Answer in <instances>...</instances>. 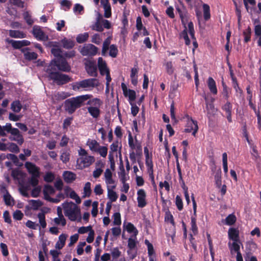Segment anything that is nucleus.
<instances>
[{
    "label": "nucleus",
    "instance_id": "1",
    "mask_svg": "<svg viewBox=\"0 0 261 261\" xmlns=\"http://www.w3.org/2000/svg\"><path fill=\"white\" fill-rule=\"evenodd\" d=\"M71 67L64 57L52 60L45 68V72L48 78L53 80L58 85L66 84L72 81L71 77L68 75L60 73L59 71L69 72Z\"/></svg>",
    "mask_w": 261,
    "mask_h": 261
},
{
    "label": "nucleus",
    "instance_id": "2",
    "mask_svg": "<svg viewBox=\"0 0 261 261\" xmlns=\"http://www.w3.org/2000/svg\"><path fill=\"white\" fill-rule=\"evenodd\" d=\"M91 97V95H83L73 97L64 101V109L69 114H72L79 108L84 105V102Z\"/></svg>",
    "mask_w": 261,
    "mask_h": 261
},
{
    "label": "nucleus",
    "instance_id": "3",
    "mask_svg": "<svg viewBox=\"0 0 261 261\" xmlns=\"http://www.w3.org/2000/svg\"><path fill=\"white\" fill-rule=\"evenodd\" d=\"M63 206L64 209L65 215L68 217L71 221H75L80 214V210L77 206L72 202L69 203H64Z\"/></svg>",
    "mask_w": 261,
    "mask_h": 261
},
{
    "label": "nucleus",
    "instance_id": "4",
    "mask_svg": "<svg viewBox=\"0 0 261 261\" xmlns=\"http://www.w3.org/2000/svg\"><path fill=\"white\" fill-rule=\"evenodd\" d=\"M96 81H97L96 79H85L72 83V88L74 91L87 90L88 89L97 86V84L95 83Z\"/></svg>",
    "mask_w": 261,
    "mask_h": 261
},
{
    "label": "nucleus",
    "instance_id": "5",
    "mask_svg": "<svg viewBox=\"0 0 261 261\" xmlns=\"http://www.w3.org/2000/svg\"><path fill=\"white\" fill-rule=\"evenodd\" d=\"M91 103H93L95 107H88V112L93 118L97 119L100 116V110L99 107L101 105L102 102L100 99L95 98L91 100H89L87 104L90 105Z\"/></svg>",
    "mask_w": 261,
    "mask_h": 261
},
{
    "label": "nucleus",
    "instance_id": "6",
    "mask_svg": "<svg viewBox=\"0 0 261 261\" xmlns=\"http://www.w3.org/2000/svg\"><path fill=\"white\" fill-rule=\"evenodd\" d=\"M221 172L220 171L216 173L215 176V185L216 191L221 196H224L226 192L227 187L225 184V181H222L221 176Z\"/></svg>",
    "mask_w": 261,
    "mask_h": 261
},
{
    "label": "nucleus",
    "instance_id": "7",
    "mask_svg": "<svg viewBox=\"0 0 261 261\" xmlns=\"http://www.w3.org/2000/svg\"><path fill=\"white\" fill-rule=\"evenodd\" d=\"M185 117L187 119V124L184 132L187 133H192L193 136H195L198 130L197 122L194 120L191 117L188 115H186Z\"/></svg>",
    "mask_w": 261,
    "mask_h": 261
},
{
    "label": "nucleus",
    "instance_id": "8",
    "mask_svg": "<svg viewBox=\"0 0 261 261\" xmlns=\"http://www.w3.org/2000/svg\"><path fill=\"white\" fill-rule=\"evenodd\" d=\"M204 99L206 104L205 111L206 112V115L209 119L208 123L210 124L212 118V96L211 94H205Z\"/></svg>",
    "mask_w": 261,
    "mask_h": 261
},
{
    "label": "nucleus",
    "instance_id": "9",
    "mask_svg": "<svg viewBox=\"0 0 261 261\" xmlns=\"http://www.w3.org/2000/svg\"><path fill=\"white\" fill-rule=\"evenodd\" d=\"M18 131V128L12 127L10 123H7L5 126H2L0 125V134L1 136L6 137L7 134L6 132L11 135H15Z\"/></svg>",
    "mask_w": 261,
    "mask_h": 261
},
{
    "label": "nucleus",
    "instance_id": "10",
    "mask_svg": "<svg viewBox=\"0 0 261 261\" xmlns=\"http://www.w3.org/2000/svg\"><path fill=\"white\" fill-rule=\"evenodd\" d=\"M121 86L124 96L125 97H128L129 102H133L136 98V93L135 91L134 90L128 89L126 85L124 83H121Z\"/></svg>",
    "mask_w": 261,
    "mask_h": 261
},
{
    "label": "nucleus",
    "instance_id": "11",
    "mask_svg": "<svg viewBox=\"0 0 261 261\" xmlns=\"http://www.w3.org/2000/svg\"><path fill=\"white\" fill-rule=\"evenodd\" d=\"M97 53V47L91 44L84 46L81 50V53L83 56H94Z\"/></svg>",
    "mask_w": 261,
    "mask_h": 261
},
{
    "label": "nucleus",
    "instance_id": "12",
    "mask_svg": "<svg viewBox=\"0 0 261 261\" xmlns=\"http://www.w3.org/2000/svg\"><path fill=\"white\" fill-rule=\"evenodd\" d=\"M7 42L11 44L12 47L15 49H20L23 46L30 45L31 42L27 40H14L12 39H7Z\"/></svg>",
    "mask_w": 261,
    "mask_h": 261
},
{
    "label": "nucleus",
    "instance_id": "13",
    "mask_svg": "<svg viewBox=\"0 0 261 261\" xmlns=\"http://www.w3.org/2000/svg\"><path fill=\"white\" fill-rule=\"evenodd\" d=\"M32 34L38 40H45L47 38L44 32L38 25H34L33 28Z\"/></svg>",
    "mask_w": 261,
    "mask_h": 261
},
{
    "label": "nucleus",
    "instance_id": "14",
    "mask_svg": "<svg viewBox=\"0 0 261 261\" xmlns=\"http://www.w3.org/2000/svg\"><path fill=\"white\" fill-rule=\"evenodd\" d=\"M137 201H138V206L139 207H144L146 204L147 202L146 201V193L143 189H140L137 191Z\"/></svg>",
    "mask_w": 261,
    "mask_h": 261
},
{
    "label": "nucleus",
    "instance_id": "15",
    "mask_svg": "<svg viewBox=\"0 0 261 261\" xmlns=\"http://www.w3.org/2000/svg\"><path fill=\"white\" fill-rule=\"evenodd\" d=\"M29 47H24L21 49V51L23 54L24 59L27 61L36 60L38 58V55L35 52H31Z\"/></svg>",
    "mask_w": 261,
    "mask_h": 261
},
{
    "label": "nucleus",
    "instance_id": "16",
    "mask_svg": "<svg viewBox=\"0 0 261 261\" xmlns=\"http://www.w3.org/2000/svg\"><path fill=\"white\" fill-rule=\"evenodd\" d=\"M176 10L179 14L181 19V24L185 27L188 22V13L185 8L183 10L181 9L179 7H176Z\"/></svg>",
    "mask_w": 261,
    "mask_h": 261
},
{
    "label": "nucleus",
    "instance_id": "17",
    "mask_svg": "<svg viewBox=\"0 0 261 261\" xmlns=\"http://www.w3.org/2000/svg\"><path fill=\"white\" fill-rule=\"evenodd\" d=\"M24 165L28 172L32 175H40V169L35 164L30 162H27Z\"/></svg>",
    "mask_w": 261,
    "mask_h": 261
},
{
    "label": "nucleus",
    "instance_id": "18",
    "mask_svg": "<svg viewBox=\"0 0 261 261\" xmlns=\"http://www.w3.org/2000/svg\"><path fill=\"white\" fill-rule=\"evenodd\" d=\"M85 69L88 74L91 76H97V67L95 64L91 61L85 64Z\"/></svg>",
    "mask_w": 261,
    "mask_h": 261
},
{
    "label": "nucleus",
    "instance_id": "19",
    "mask_svg": "<svg viewBox=\"0 0 261 261\" xmlns=\"http://www.w3.org/2000/svg\"><path fill=\"white\" fill-rule=\"evenodd\" d=\"M97 66L101 75H105L106 73L110 71L107 67L106 61L101 57H99L98 59Z\"/></svg>",
    "mask_w": 261,
    "mask_h": 261
},
{
    "label": "nucleus",
    "instance_id": "20",
    "mask_svg": "<svg viewBox=\"0 0 261 261\" xmlns=\"http://www.w3.org/2000/svg\"><path fill=\"white\" fill-rule=\"evenodd\" d=\"M29 203L31 206H25V208L28 210H33L34 211L38 210L40 207L43 205V203L40 200L31 199L29 200Z\"/></svg>",
    "mask_w": 261,
    "mask_h": 261
},
{
    "label": "nucleus",
    "instance_id": "21",
    "mask_svg": "<svg viewBox=\"0 0 261 261\" xmlns=\"http://www.w3.org/2000/svg\"><path fill=\"white\" fill-rule=\"evenodd\" d=\"M241 245V243L240 241L232 242V243L229 242L228 246L231 254H233L234 253H237V254L238 252H240V249Z\"/></svg>",
    "mask_w": 261,
    "mask_h": 261
},
{
    "label": "nucleus",
    "instance_id": "22",
    "mask_svg": "<svg viewBox=\"0 0 261 261\" xmlns=\"http://www.w3.org/2000/svg\"><path fill=\"white\" fill-rule=\"evenodd\" d=\"M228 234L229 239L233 242L240 241L239 240V231L238 229L230 228L228 229Z\"/></svg>",
    "mask_w": 261,
    "mask_h": 261
},
{
    "label": "nucleus",
    "instance_id": "23",
    "mask_svg": "<svg viewBox=\"0 0 261 261\" xmlns=\"http://www.w3.org/2000/svg\"><path fill=\"white\" fill-rule=\"evenodd\" d=\"M63 176L65 181L67 183H70L76 179V174L71 171H64Z\"/></svg>",
    "mask_w": 261,
    "mask_h": 261
},
{
    "label": "nucleus",
    "instance_id": "24",
    "mask_svg": "<svg viewBox=\"0 0 261 261\" xmlns=\"http://www.w3.org/2000/svg\"><path fill=\"white\" fill-rule=\"evenodd\" d=\"M86 145L89 146L90 149L93 152H96L100 146L99 143L95 140L89 139Z\"/></svg>",
    "mask_w": 261,
    "mask_h": 261
},
{
    "label": "nucleus",
    "instance_id": "25",
    "mask_svg": "<svg viewBox=\"0 0 261 261\" xmlns=\"http://www.w3.org/2000/svg\"><path fill=\"white\" fill-rule=\"evenodd\" d=\"M67 236L62 233L59 237V241L56 244V248L58 249H61L65 246Z\"/></svg>",
    "mask_w": 261,
    "mask_h": 261
},
{
    "label": "nucleus",
    "instance_id": "26",
    "mask_svg": "<svg viewBox=\"0 0 261 261\" xmlns=\"http://www.w3.org/2000/svg\"><path fill=\"white\" fill-rule=\"evenodd\" d=\"M13 137H10V139L11 140L15 141L17 142V143L21 145L24 142V139L23 138L22 135L20 133L19 129H18L17 132L15 135H12Z\"/></svg>",
    "mask_w": 261,
    "mask_h": 261
},
{
    "label": "nucleus",
    "instance_id": "27",
    "mask_svg": "<svg viewBox=\"0 0 261 261\" xmlns=\"http://www.w3.org/2000/svg\"><path fill=\"white\" fill-rule=\"evenodd\" d=\"M112 36H110L107 37L103 41L102 48V55L104 56L106 53L108 51L110 46L111 41L112 40Z\"/></svg>",
    "mask_w": 261,
    "mask_h": 261
},
{
    "label": "nucleus",
    "instance_id": "28",
    "mask_svg": "<svg viewBox=\"0 0 261 261\" xmlns=\"http://www.w3.org/2000/svg\"><path fill=\"white\" fill-rule=\"evenodd\" d=\"M43 192L44 199H46V197L49 196V194H54L55 193V190L51 186L46 185L44 186Z\"/></svg>",
    "mask_w": 261,
    "mask_h": 261
},
{
    "label": "nucleus",
    "instance_id": "29",
    "mask_svg": "<svg viewBox=\"0 0 261 261\" xmlns=\"http://www.w3.org/2000/svg\"><path fill=\"white\" fill-rule=\"evenodd\" d=\"M22 108V105L19 100H15L11 103V110L15 112L19 113Z\"/></svg>",
    "mask_w": 261,
    "mask_h": 261
},
{
    "label": "nucleus",
    "instance_id": "30",
    "mask_svg": "<svg viewBox=\"0 0 261 261\" xmlns=\"http://www.w3.org/2000/svg\"><path fill=\"white\" fill-rule=\"evenodd\" d=\"M3 190L4 191H6V194L4 195V200L5 202V204L7 205H11V201H14V200L9 194L8 190L5 187H4L3 189L1 190L2 192H3Z\"/></svg>",
    "mask_w": 261,
    "mask_h": 261
},
{
    "label": "nucleus",
    "instance_id": "31",
    "mask_svg": "<svg viewBox=\"0 0 261 261\" xmlns=\"http://www.w3.org/2000/svg\"><path fill=\"white\" fill-rule=\"evenodd\" d=\"M9 35L10 37L15 38H23L25 37V34L17 30H10Z\"/></svg>",
    "mask_w": 261,
    "mask_h": 261
},
{
    "label": "nucleus",
    "instance_id": "32",
    "mask_svg": "<svg viewBox=\"0 0 261 261\" xmlns=\"http://www.w3.org/2000/svg\"><path fill=\"white\" fill-rule=\"evenodd\" d=\"M61 42L63 47L66 49H71L74 46V41L70 39L64 38L62 40Z\"/></svg>",
    "mask_w": 261,
    "mask_h": 261
},
{
    "label": "nucleus",
    "instance_id": "33",
    "mask_svg": "<svg viewBox=\"0 0 261 261\" xmlns=\"http://www.w3.org/2000/svg\"><path fill=\"white\" fill-rule=\"evenodd\" d=\"M184 28V30L179 34V37L180 38H183L185 40L186 45H189L191 43V41L188 37L186 25Z\"/></svg>",
    "mask_w": 261,
    "mask_h": 261
},
{
    "label": "nucleus",
    "instance_id": "34",
    "mask_svg": "<svg viewBox=\"0 0 261 261\" xmlns=\"http://www.w3.org/2000/svg\"><path fill=\"white\" fill-rule=\"evenodd\" d=\"M47 212V211L43 212L42 213H39L37 215V217L39 219V223L42 228H45L46 227L45 213Z\"/></svg>",
    "mask_w": 261,
    "mask_h": 261
},
{
    "label": "nucleus",
    "instance_id": "35",
    "mask_svg": "<svg viewBox=\"0 0 261 261\" xmlns=\"http://www.w3.org/2000/svg\"><path fill=\"white\" fill-rule=\"evenodd\" d=\"M125 229L128 233H133L135 237L138 233V230L136 227L130 222L127 223V224L125 226Z\"/></svg>",
    "mask_w": 261,
    "mask_h": 261
},
{
    "label": "nucleus",
    "instance_id": "36",
    "mask_svg": "<svg viewBox=\"0 0 261 261\" xmlns=\"http://www.w3.org/2000/svg\"><path fill=\"white\" fill-rule=\"evenodd\" d=\"M202 7L204 19L205 21H207L211 18L210 6L206 4H204L202 6Z\"/></svg>",
    "mask_w": 261,
    "mask_h": 261
},
{
    "label": "nucleus",
    "instance_id": "37",
    "mask_svg": "<svg viewBox=\"0 0 261 261\" xmlns=\"http://www.w3.org/2000/svg\"><path fill=\"white\" fill-rule=\"evenodd\" d=\"M191 230L192 232V234H193L194 236L196 235L198 233V227L196 225V218L195 216H192L191 217Z\"/></svg>",
    "mask_w": 261,
    "mask_h": 261
},
{
    "label": "nucleus",
    "instance_id": "38",
    "mask_svg": "<svg viewBox=\"0 0 261 261\" xmlns=\"http://www.w3.org/2000/svg\"><path fill=\"white\" fill-rule=\"evenodd\" d=\"M108 198L110 199V201L109 202H115L117 200L118 198V195L116 192L113 191L112 189H109L108 190Z\"/></svg>",
    "mask_w": 261,
    "mask_h": 261
},
{
    "label": "nucleus",
    "instance_id": "39",
    "mask_svg": "<svg viewBox=\"0 0 261 261\" xmlns=\"http://www.w3.org/2000/svg\"><path fill=\"white\" fill-rule=\"evenodd\" d=\"M95 161V158L93 156L87 155L83 160L82 162L85 166L88 167L90 166Z\"/></svg>",
    "mask_w": 261,
    "mask_h": 261
},
{
    "label": "nucleus",
    "instance_id": "40",
    "mask_svg": "<svg viewBox=\"0 0 261 261\" xmlns=\"http://www.w3.org/2000/svg\"><path fill=\"white\" fill-rule=\"evenodd\" d=\"M91 29L93 30L98 32H102L103 28L102 27L101 21H100L99 19H98L96 22L91 26Z\"/></svg>",
    "mask_w": 261,
    "mask_h": 261
},
{
    "label": "nucleus",
    "instance_id": "41",
    "mask_svg": "<svg viewBox=\"0 0 261 261\" xmlns=\"http://www.w3.org/2000/svg\"><path fill=\"white\" fill-rule=\"evenodd\" d=\"M233 88L236 90V96L239 98H243V91H242V90L239 87L238 83L233 79Z\"/></svg>",
    "mask_w": 261,
    "mask_h": 261
},
{
    "label": "nucleus",
    "instance_id": "42",
    "mask_svg": "<svg viewBox=\"0 0 261 261\" xmlns=\"http://www.w3.org/2000/svg\"><path fill=\"white\" fill-rule=\"evenodd\" d=\"M89 37L88 33H84V34H80L77 35L76 40L79 43H83L86 41Z\"/></svg>",
    "mask_w": 261,
    "mask_h": 261
},
{
    "label": "nucleus",
    "instance_id": "43",
    "mask_svg": "<svg viewBox=\"0 0 261 261\" xmlns=\"http://www.w3.org/2000/svg\"><path fill=\"white\" fill-rule=\"evenodd\" d=\"M84 195L83 196V198H85L86 197H89L90 196L91 194V183L90 182H87L85 185L84 188Z\"/></svg>",
    "mask_w": 261,
    "mask_h": 261
},
{
    "label": "nucleus",
    "instance_id": "44",
    "mask_svg": "<svg viewBox=\"0 0 261 261\" xmlns=\"http://www.w3.org/2000/svg\"><path fill=\"white\" fill-rule=\"evenodd\" d=\"M51 54L57 58L63 57L62 55V50L61 48L58 47H54L51 49Z\"/></svg>",
    "mask_w": 261,
    "mask_h": 261
},
{
    "label": "nucleus",
    "instance_id": "45",
    "mask_svg": "<svg viewBox=\"0 0 261 261\" xmlns=\"http://www.w3.org/2000/svg\"><path fill=\"white\" fill-rule=\"evenodd\" d=\"M109 55L112 58H116L118 55V50L115 44H112L110 46Z\"/></svg>",
    "mask_w": 261,
    "mask_h": 261
},
{
    "label": "nucleus",
    "instance_id": "46",
    "mask_svg": "<svg viewBox=\"0 0 261 261\" xmlns=\"http://www.w3.org/2000/svg\"><path fill=\"white\" fill-rule=\"evenodd\" d=\"M121 252L117 247L114 248L111 251V255L113 258V261H116L117 258L120 256Z\"/></svg>",
    "mask_w": 261,
    "mask_h": 261
},
{
    "label": "nucleus",
    "instance_id": "47",
    "mask_svg": "<svg viewBox=\"0 0 261 261\" xmlns=\"http://www.w3.org/2000/svg\"><path fill=\"white\" fill-rule=\"evenodd\" d=\"M113 224L115 225H120L121 224V215L119 212L115 213L113 215Z\"/></svg>",
    "mask_w": 261,
    "mask_h": 261
},
{
    "label": "nucleus",
    "instance_id": "48",
    "mask_svg": "<svg viewBox=\"0 0 261 261\" xmlns=\"http://www.w3.org/2000/svg\"><path fill=\"white\" fill-rule=\"evenodd\" d=\"M250 147L252 149L251 154L253 156V159L254 160H257L260 158V156L257 150L256 146L254 145H251Z\"/></svg>",
    "mask_w": 261,
    "mask_h": 261
},
{
    "label": "nucleus",
    "instance_id": "49",
    "mask_svg": "<svg viewBox=\"0 0 261 261\" xmlns=\"http://www.w3.org/2000/svg\"><path fill=\"white\" fill-rule=\"evenodd\" d=\"M236 221V217L233 214L229 215L225 219V222L227 225H231Z\"/></svg>",
    "mask_w": 261,
    "mask_h": 261
},
{
    "label": "nucleus",
    "instance_id": "50",
    "mask_svg": "<svg viewBox=\"0 0 261 261\" xmlns=\"http://www.w3.org/2000/svg\"><path fill=\"white\" fill-rule=\"evenodd\" d=\"M95 152L98 153L102 157H106L108 153V148L106 146H100Z\"/></svg>",
    "mask_w": 261,
    "mask_h": 261
},
{
    "label": "nucleus",
    "instance_id": "51",
    "mask_svg": "<svg viewBox=\"0 0 261 261\" xmlns=\"http://www.w3.org/2000/svg\"><path fill=\"white\" fill-rule=\"evenodd\" d=\"M175 204L177 209L179 211H181L183 209V202L181 197L179 195H176L175 198Z\"/></svg>",
    "mask_w": 261,
    "mask_h": 261
},
{
    "label": "nucleus",
    "instance_id": "52",
    "mask_svg": "<svg viewBox=\"0 0 261 261\" xmlns=\"http://www.w3.org/2000/svg\"><path fill=\"white\" fill-rule=\"evenodd\" d=\"M55 179V175L51 172H47L44 176V180L47 182H51Z\"/></svg>",
    "mask_w": 261,
    "mask_h": 261
},
{
    "label": "nucleus",
    "instance_id": "53",
    "mask_svg": "<svg viewBox=\"0 0 261 261\" xmlns=\"http://www.w3.org/2000/svg\"><path fill=\"white\" fill-rule=\"evenodd\" d=\"M40 175H32L31 177L29 180L30 184L33 187H37L39 183L38 178L39 177Z\"/></svg>",
    "mask_w": 261,
    "mask_h": 261
},
{
    "label": "nucleus",
    "instance_id": "54",
    "mask_svg": "<svg viewBox=\"0 0 261 261\" xmlns=\"http://www.w3.org/2000/svg\"><path fill=\"white\" fill-rule=\"evenodd\" d=\"M165 221H169L173 226H175V224L173 216L169 211L166 212L165 214Z\"/></svg>",
    "mask_w": 261,
    "mask_h": 261
},
{
    "label": "nucleus",
    "instance_id": "55",
    "mask_svg": "<svg viewBox=\"0 0 261 261\" xmlns=\"http://www.w3.org/2000/svg\"><path fill=\"white\" fill-rule=\"evenodd\" d=\"M188 29H189V32L190 34V35L191 36V37L192 40H196V38L195 37V31L194 29V24L192 21H190L188 23Z\"/></svg>",
    "mask_w": 261,
    "mask_h": 261
},
{
    "label": "nucleus",
    "instance_id": "56",
    "mask_svg": "<svg viewBox=\"0 0 261 261\" xmlns=\"http://www.w3.org/2000/svg\"><path fill=\"white\" fill-rule=\"evenodd\" d=\"M251 30L250 27H248L244 32L243 35L244 36V41L245 42H247L250 40L251 38Z\"/></svg>",
    "mask_w": 261,
    "mask_h": 261
},
{
    "label": "nucleus",
    "instance_id": "57",
    "mask_svg": "<svg viewBox=\"0 0 261 261\" xmlns=\"http://www.w3.org/2000/svg\"><path fill=\"white\" fill-rule=\"evenodd\" d=\"M8 149L12 152L18 153L19 152L18 146L14 143H10L8 147Z\"/></svg>",
    "mask_w": 261,
    "mask_h": 261
},
{
    "label": "nucleus",
    "instance_id": "58",
    "mask_svg": "<svg viewBox=\"0 0 261 261\" xmlns=\"http://www.w3.org/2000/svg\"><path fill=\"white\" fill-rule=\"evenodd\" d=\"M84 7L80 4H75L73 7V12L79 14H82V12H84Z\"/></svg>",
    "mask_w": 261,
    "mask_h": 261
},
{
    "label": "nucleus",
    "instance_id": "59",
    "mask_svg": "<svg viewBox=\"0 0 261 261\" xmlns=\"http://www.w3.org/2000/svg\"><path fill=\"white\" fill-rule=\"evenodd\" d=\"M128 143L129 146L131 148V149L134 150V149H136V146L134 142V139L132 136V133L130 132H129L128 133Z\"/></svg>",
    "mask_w": 261,
    "mask_h": 261
},
{
    "label": "nucleus",
    "instance_id": "60",
    "mask_svg": "<svg viewBox=\"0 0 261 261\" xmlns=\"http://www.w3.org/2000/svg\"><path fill=\"white\" fill-rule=\"evenodd\" d=\"M69 156L70 154L68 152L64 151L60 156V159L64 163H67L69 161Z\"/></svg>",
    "mask_w": 261,
    "mask_h": 261
},
{
    "label": "nucleus",
    "instance_id": "61",
    "mask_svg": "<svg viewBox=\"0 0 261 261\" xmlns=\"http://www.w3.org/2000/svg\"><path fill=\"white\" fill-rule=\"evenodd\" d=\"M0 248L3 255L4 256H7L9 255V251L7 245L5 243H1L0 244Z\"/></svg>",
    "mask_w": 261,
    "mask_h": 261
},
{
    "label": "nucleus",
    "instance_id": "62",
    "mask_svg": "<svg viewBox=\"0 0 261 261\" xmlns=\"http://www.w3.org/2000/svg\"><path fill=\"white\" fill-rule=\"evenodd\" d=\"M137 242L135 239L129 238L128 240V247L131 250H134L136 248Z\"/></svg>",
    "mask_w": 261,
    "mask_h": 261
},
{
    "label": "nucleus",
    "instance_id": "63",
    "mask_svg": "<svg viewBox=\"0 0 261 261\" xmlns=\"http://www.w3.org/2000/svg\"><path fill=\"white\" fill-rule=\"evenodd\" d=\"M23 17L29 25H32L34 21L31 18V16L28 12L27 11L23 13Z\"/></svg>",
    "mask_w": 261,
    "mask_h": 261
},
{
    "label": "nucleus",
    "instance_id": "64",
    "mask_svg": "<svg viewBox=\"0 0 261 261\" xmlns=\"http://www.w3.org/2000/svg\"><path fill=\"white\" fill-rule=\"evenodd\" d=\"M23 217V214L20 210H16L13 213V218L16 220H21Z\"/></svg>",
    "mask_w": 261,
    "mask_h": 261
}]
</instances>
